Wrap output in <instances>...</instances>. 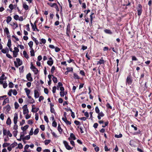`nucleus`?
I'll use <instances>...</instances> for the list:
<instances>
[{
	"label": "nucleus",
	"instance_id": "nucleus-1",
	"mask_svg": "<svg viewBox=\"0 0 152 152\" xmlns=\"http://www.w3.org/2000/svg\"><path fill=\"white\" fill-rule=\"evenodd\" d=\"M136 9L137 10V15L138 16H140L142 12V5L140 4H139L136 8Z\"/></svg>",
	"mask_w": 152,
	"mask_h": 152
},
{
	"label": "nucleus",
	"instance_id": "nucleus-2",
	"mask_svg": "<svg viewBox=\"0 0 152 152\" xmlns=\"http://www.w3.org/2000/svg\"><path fill=\"white\" fill-rule=\"evenodd\" d=\"M133 82V80L131 75H129L127 77L126 83V84L131 85Z\"/></svg>",
	"mask_w": 152,
	"mask_h": 152
},
{
	"label": "nucleus",
	"instance_id": "nucleus-3",
	"mask_svg": "<svg viewBox=\"0 0 152 152\" xmlns=\"http://www.w3.org/2000/svg\"><path fill=\"white\" fill-rule=\"evenodd\" d=\"M30 69L34 72L35 75H37L39 71L38 69L33 65L32 63H31Z\"/></svg>",
	"mask_w": 152,
	"mask_h": 152
},
{
	"label": "nucleus",
	"instance_id": "nucleus-4",
	"mask_svg": "<svg viewBox=\"0 0 152 152\" xmlns=\"http://www.w3.org/2000/svg\"><path fill=\"white\" fill-rule=\"evenodd\" d=\"M23 110V114L25 115L28 113V110L27 108V105L25 104L22 107Z\"/></svg>",
	"mask_w": 152,
	"mask_h": 152
},
{
	"label": "nucleus",
	"instance_id": "nucleus-5",
	"mask_svg": "<svg viewBox=\"0 0 152 152\" xmlns=\"http://www.w3.org/2000/svg\"><path fill=\"white\" fill-rule=\"evenodd\" d=\"M26 78L28 81L30 82L33 81V78L31 77V74L30 73H29L26 75Z\"/></svg>",
	"mask_w": 152,
	"mask_h": 152
},
{
	"label": "nucleus",
	"instance_id": "nucleus-6",
	"mask_svg": "<svg viewBox=\"0 0 152 152\" xmlns=\"http://www.w3.org/2000/svg\"><path fill=\"white\" fill-rule=\"evenodd\" d=\"M18 119V115L17 113L14 114V117L13 118V121L15 124H16L17 122Z\"/></svg>",
	"mask_w": 152,
	"mask_h": 152
},
{
	"label": "nucleus",
	"instance_id": "nucleus-7",
	"mask_svg": "<svg viewBox=\"0 0 152 152\" xmlns=\"http://www.w3.org/2000/svg\"><path fill=\"white\" fill-rule=\"evenodd\" d=\"M34 97L36 98H38L39 96V91L35 89L34 91Z\"/></svg>",
	"mask_w": 152,
	"mask_h": 152
},
{
	"label": "nucleus",
	"instance_id": "nucleus-8",
	"mask_svg": "<svg viewBox=\"0 0 152 152\" xmlns=\"http://www.w3.org/2000/svg\"><path fill=\"white\" fill-rule=\"evenodd\" d=\"M104 32L106 34H113V32L110 29H106L104 30Z\"/></svg>",
	"mask_w": 152,
	"mask_h": 152
},
{
	"label": "nucleus",
	"instance_id": "nucleus-9",
	"mask_svg": "<svg viewBox=\"0 0 152 152\" xmlns=\"http://www.w3.org/2000/svg\"><path fill=\"white\" fill-rule=\"evenodd\" d=\"M138 130L136 131V132L134 133V135H137V134H140V135H141L142 134V131L140 129H138Z\"/></svg>",
	"mask_w": 152,
	"mask_h": 152
},
{
	"label": "nucleus",
	"instance_id": "nucleus-10",
	"mask_svg": "<svg viewBox=\"0 0 152 152\" xmlns=\"http://www.w3.org/2000/svg\"><path fill=\"white\" fill-rule=\"evenodd\" d=\"M34 105H33L32 106V109L31 111L33 113H36L39 110V109L38 108H36L35 107H33Z\"/></svg>",
	"mask_w": 152,
	"mask_h": 152
},
{
	"label": "nucleus",
	"instance_id": "nucleus-11",
	"mask_svg": "<svg viewBox=\"0 0 152 152\" xmlns=\"http://www.w3.org/2000/svg\"><path fill=\"white\" fill-rule=\"evenodd\" d=\"M17 62V64H19V66H21L23 64V62L22 61H21L20 59L19 58H17L16 59Z\"/></svg>",
	"mask_w": 152,
	"mask_h": 152
},
{
	"label": "nucleus",
	"instance_id": "nucleus-12",
	"mask_svg": "<svg viewBox=\"0 0 152 152\" xmlns=\"http://www.w3.org/2000/svg\"><path fill=\"white\" fill-rule=\"evenodd\" d=\"M137 151L139 152H144V149L142 147H137Z\"/></svg>",
	"mask_w": 152,
	"mask_h": 152
},
{
	"label": "nucleus",
	"instance_id": "nucleus-13",
	"mask_svg": "<svg viewBox=\"0 0 152 152\" xmlns=\"http://www.w3.org/2000/svg\"><path fill=\"white\" fill-rule=\"evenodd\" d=\"M7 79V77H5V75L4 74H3L0 77V80H6Z\"/></svg>",
	"mask_w": 152,
	"mask_h": 152
},
{
	"label": "nucleus",
	"instance_id": "nucleus-14",
	"mask_svg": "<svg viewBox=\"0 0 152 152\" xmlns=\"http://www.w3.org/2000/svg\"><path fill=\"white\" fill-rule=\"evenodd\" d=\"M9 99L8 98H7L3 102L2 105H4L6 103H9Z\"/></svg>",
	"mask_w": 152,
	"mask_h": 152
},
{
	"label": "nucleus",
	"instance_id": "nucleus-15",
	"mask_svg": "<svg viewBox=\"0 0 152 152\" xmlns=\"http://www.w3.org/2000/svg\"><path fill=\"white\" fill-rule=\"evenodd\" d=\"M1 51L2 53H6L7 52H9V49L8 48L6 47L5 49H1Z\"/></svg>",
	"mask_w": 152,
	"mask_h": 152
},
{
	"label": "nucleus",
	"instance_id": "nucleus-16",
	"mask_svg": "<svg viewBox=\"0 0 152 152\" xmlns=\"http://www.w3.org/2000/svg\"><path fill=\"white\" fill-rule=\"evenodd\" d=\"M29 126L28 125H26L23 127H22L21 129L23 130V131H25L27 129L28 127Z\"/></svg>",
	"mask_w": 152,
	"mask_h": 152
},
{
	"label": "nucleus",
	"instance_id": "nucleus-17",
	"mask_svg": "<svg viewBox=\"0 0 152 152\" xmlns=\"http://www.w3.org/2000/svg\"><path fill=\"white\" fill-rule=\"evenodd\" d=\"M73 75V77L75 79H80V77L76 73H74Z\"/></svg>",
	"mask_w": 152,
	"mask_h": 152
},
{
	"label": "nucleus",
	"instance_id": "nucleus-18",
	"mask_svg": "<svg viewBox=\"0 0 152 152\" xmlns=\"http://www.w3.org/2000/svg\"><path fill=\"white\" fill-rule=\"evenodd\" d=\"M23 7L25 9V10H27L29 9L28 6L27 4L25 3H23Z\"/></svg>",
	"mask_w": 152,
	"mask_h": 152
},
{
	"label": "nucleus",
	"instance_id": "nucleus-19",
	"mask_svg": "<svg viewBox=\"0 0 152 152\" xmlns=\"http://www.w3.org/2000/svg\"><path fill=\"white\" fill-rule=\"evenodd\" d=\"M11 123V121L10 117H8L6 121V124L8 125H10Z\"/></svg>",
	"mask_w": 152,
	"mask_h": 152
},
{
	"label": "nucleus",
	"instance_id": "nucleus-20",
	"mask_svg": "<svg viewBox=\"0 0 152 152\" xmlns=\"http://www.w3.org/2000/svg\"><path fill=\"white\" fill-rule=\"evenodd\" d=\"M47 64L50 66H51L53 63V60H48L47 62Z\"/></svg>",
	"mask_w": 152,
	"mask_h": 152
},
{
	"label": "nucleus",
	"instance_id": "nucleus-21",
	"mask_svg": "<svg viewBox=\"0 0 152 152\" xmlns=\"http://www.w3.org/2000/svg\"><path fill=\"white\" fill-rule=\"evenodd\" d=\"M30 135L29 134V135H27L26 136H25V137L23 138H22V140H23V141L24 142V140H28L30 139Z\"/></svg>",
	"mask_w": 152,
	"mask_h": 152
},
{
	"label": "nucleus",
	"instance_id": "nucleus-22",
	"mask_svg": "<svg viewBox=\"0 0 152 152\" xmlns=\"http://www.w3.org/2000/svg\"><path fill=\"white\" fill-rule=\"evenodd\" d=\"M24 66H22L19 68V72L20 73H23L24 72Z\"/></svg>",
	"mask_w": 152,
	"mask_h": 152
},
{
	"label": "nucleus",
	"instance_id": "nucleus-23",
	"mask_svg": "<svg viewBox=\"0 0 152 152\" xmlns=\"http://www.w3.org/2000/svg\"><path fill=\"white\" fill-rule=\"evenodd\" d=\"M50 111L52 113H53L56 115V113L55 111V110L53 107H50Z\"/></svg>",
	"mask_w": 152,
	"mask_h": 152
},
{
	"label": "nucleus",
	"instance_id": "nucleus-24",
	"mask_svg": "<svg viewBox=\"0 0 152 152\" xmlns=\"http://www.w3.org/2000/svg\"><path fill=\"white\" fill-rule=\"evenodd\" d=\"M11 41L10 39H9L8 40V42L7 44V46L8 47L10 48L11 47Z\"/></svg>",
	"mask_w": 152,
	"mask_h": 152
},
{
	"label": "nucleus",
	"instance_id": "nucleus-25",
	"mask_svg": "<svg viewBox=\"0 0 152 152\" xmlns=\"http://www.w3.org/2000/svg\"><path fill=\"white\" fill-rule=\"evenodd\" d=\"M52 76L53 77V80L54 83H56L58 82L57 78L54 77L53 75H52Z\"/></svg>",
	"mask_w": 152,
	"mask_h": 152
},
{
	"label": "nucleus",
	"instance_id": "nucleus-26",
	"mask_svg": "<svg viewBox=\"0 0 152 152\" xmlns=\"http://www.w3.org/2000/svg\"><path fill=\"white\" fill-rule=\"evenodd\" d=\"M12 18L10 16H8L7 17L6 22L7 23H9L12 20Z\"/></svg>",
	"mask_w": 152,
	"mask_h": 152
},
{
	"label": "nucleus",
	"instance_id": "nucleus-27",
	"mask_svg": "<svg viewBox=\"0 0 152 152\" xmlns=\"http://www.w3.org/2000/svg\"><path fill=\"white\" fill-rule=\"evenodd\" d=\"M70 137L73 140H75L76 139V138L75 136L74 135V134L72 133H71L70 134Z\"/></svg>",
	"mask_w": 152,
	"mask_h": 152
},
{
	"label": "nucleus",
	"instance_id": "nucleus-28",
	"mask_svg": "<svg viewBox=\"0 0 152 152\" xmlns=\"http://www.w3.org/2000/svg\"><path fill=\"white\" fill-rule=\"evenodd\" d=\"M24 90L27 95H29L30 93V91L29 89H28L27 88H26L24 89Z\"/></svg>",
	"mask_w": 152,
	"mask_h": 152
},
{
	"label": "nucleus",
	"instance_id": "nucleus-29",
	"mask_svg": "<svg viewBox=\"0 0 152 152\" xmlns=\"http://www.w3.org/2000/svg\"><path fill=\"white\" fill-rule=\"evenodd\" d=\"M47 4L48 5H49L51 7H53L54 6L55 7L57 4L56 3H53V4L51 3H48Z\"/></svg>",
	"mask_w": 152,
	"mask_h": 152
},
{
	"label": "nucleus",
	"instance_id": "nucleus-30",
	"mask_svg": "<svg viewBox=\"0 0 152 152\" xmlns=\"http://www.w3.org/2000/svg\"><path fill=\"white\" fill-rule=\"evenodd\" d=\"M23 55L25 58H26L28 59L29 58L27 54L26 51H23Z\"/></svg>",
	"mask_w": 152,
	"mask_h": 152
},
{
	"label": "nucleus",
	"instance_id": "nucleus-31",
	"mask_svg": "<svg viewBox=\"0 0 152 152\" xmlns=\"http://www.w3.org/2000/svg\"><path fill=\"white\" fill-rule=\"evenodd\" d=\"M131 127L134 128V131H137L138 129L137 128V125L136 124H135V126L132 124L131 125Z\"/></svg>",
	"mask_w": 152,
	"mask_h": 152
},
{
	"label": "nucleus",
	"instance_id": "nucleus-32",
	"mask_svg": "<svg viewBox=\"0 0 152 152\" xmlns=\"http://www.w3.org/2000/svg\"><path fill=\"white\" fill-rule=\"evenodd\" d=\"M6 111L8 112L10 111L11 110V107L9 104H8L6 107H5Z\"/></svg>",
	"mask_w": 152,
	"mask_h": 152
},
{
	"label": "nucleus",
	"instance_id": "nucleus-33",
	"mask_svg": "<svg viewBox=\"0 0 152 152\" xmlns=\"http://www.w3.org/2000/svg\"><path fill=\"white\" fill-rule=\"evenodd\" d=\"M122 134L121 133H120L118 135L115 134L114 135V137L117 138H121L122 137Z\"/></svg>",
	"mask_w": 152,
	"mask_h": 152
},
{
	"label": "nucleus",
	"instance_id": "nucleus-34",
	"mask_svg": "<svg viewBox=\"0 0 152 152\" xmlns=\"http://www.w3.org/2000/svg\"><path fill=\"white\" fill-rule=\"evenodd\" d=\"M31 50L30 51L31 56H34L35 55L34 51L33 48L31 49Z\"/></svg>",
	"mask_w": 152,
	"mask_h": 152
},
{
	"label": "nucleus",
	"instance_id": "nucleus-35",
	"mask_svg": "<svg viewBox=\"0 0 152 152\" xmlns=\"http://www.w3.org/2000/svg\"><path fill=\"white\" fill-rule=\"evenodd\" d=\"M58 132L60 133L62 132L63 130L61 129L60 124H58Z\"/></svg>",
	"mask_w": 152,
	"mask_h": 152
},
{
	"label": "nucleus",
	"instance_id": "nucleus-36",
	"mask_svg": "<svg viewBox=\"0 0 152 152\" xmlns=\"http://www.w3.org/2000/svg\"><path fill=\"white\" fill-rule=\"evenodd\" d=\"M4 31L7 35L10 34V32L7 28H5V29H4Z\"/></svg>",
	"mask_w": 152,
	"mask_h": 152
},
{
	"label": "nucleus",
	"instance_id": "nucleus-37",
	"mask_svg": "<svg viewBox=\"0 0 152 152\" xmlns=\"http://www.w3.org/2000/svg\"><path fill=\"white\" fill-rule=\"evenodd\" d=\"M33 44V42L32 41H30L28 43V44L31 49L32 48V46Z\"/></svg>",
	"mask_w": 152,
	"mask_h": 152
},
{
	"label": "nucleus",
	"instance_id": "nucleus-38",
	"mask_svg": "<svg viewBox=\"0 0 152 152\" xmlns=\"http://www.w3.org/2000/svg\"><path fill=\"white\" fill-rule=\"evenodd\" d=\"M106 107H107V109H112V106L110 105V104L108 103H107V104H106Z\"/></svg>",
	"mask_w": 152,
	"mask_h": 152
},
{
	"label": "nucleus",
	"instance_id": "nucleus-39",
	"mask_svg": "<svg viewBox=\"0 0 152 152\" xmlns=\"http://www.w3.org/2000/svg\"><path fill=\"white\" fill-rule=\"evenodd\" d=\"M66 31H67V32L68 31H69V32H70V24L69 23H68V25H67V28H66Z\"/></svg>",
	"mask_w": 152,
	"mask_h": 152
},
{
	"label": "nucleus",
	"instance_id": "nucleus-40",
	"mask_svg": "<svg viewBox=\"0 0 152 152\" xmlns=\"http://www.w3.org/2000/svg\"><path fill=\"white\" fill-rule=\"evenodd\" d=\"M36 21H35V23H34V25H33V27H32V28L33 30V31H35V29H37V26L36 24Z\"/></svg>",
	"mask_w": 152,
	"mask_h": 152
},
{
	"label": "nucleus",
	"instance_id": "nucleus-41",
	"mask_svg": "<svg viewBox=\"0 0 152 152\" xmlns=\"http://www.w3.org/2000/svg\"><path fill=\"white\" fill-rule=\"evenodd\" d=\"M50 140H45L44 141L45 145H48L50 143Z\"/></svg>",
	"mask_w": 152,
	"mask_h": 152
},
{
	"label": "nucleus",
	"instance_id": "nucleus-42",
	"mask_svg": "<svg viewBox=\"0 0 152 152\" xmlns=\"http://www.w3.org/2000/svg\"><path fill=\"white\" fill-rule=\"evenodd\" d=\"M18 145L17 143L16 142H14V143L11 145L10 146L12 148H14L15 146H17Z\"/></svg>",
	"mask_w": 152,
	"mask_h": 152
},
{
	"label": "nucleus",
	"instance_id": "nucleus-43",
	"mask_svg": "<svg viewBox=\"0 0 152 152\" xmlns=\"http://www.w3.org/2000/svg\"><path fill=\"white\" fill-rule=\"evenodd\" d=\"M23 146L21 143H20L18 144V146L16 147V148H19L21 149L23 148Z\"/></svg>",
	"mask_w": 152,
	"mask_h": 152
},
{
	"label": "nucleus",
	"instance_id": "nucleus-44",
	"mask_svg": "<svg viewBox=\"0 0 152 152\" xmlns=\"http://www.w3.org/2000/svg\"><path fill=\"white\" fill-rule=\"evenodd\" d=\"M10 144V143H4L3 144L2 146L3 148H5L9 146Z\"/></svg>",
	"mask_w": 152,
	"mask_h": 152
},
{
	"label": "nucleus",
	"instance_id": "nucleus-45",
	"mask_svg": "<svg viewBox=\"0 0 152 152\" xmlns=\"http://www.w3.org/2000/svg\"><path fill=\"white\" fill-rule=\"evenodd\" d=\"M14 105H15V108L16 109H17L19 107V105L18 102H16L14 104Z\"/></svg>",
	"mask_w": 152,
	"mask_h": 152
},
{
	"label": "nucleus",
	"instance_id": "nucleus-46",
	"mask_svg": "<svg viewBox=\"0 0 152 152\" xmlns=\"http://www.w3.org/2000/svg\"><path fill=\"white\" fill-rule=\"evenodd\" d=\"M52 126L55 127H56L57 126V124L55 121H53L52 124Z\"/></svg>",
	"mask_w": 152,
	"mask_h": 152
},
{
	"label": "nucleus",
	"instance_id": "nucleus-47",
	"mask_svg": "<svg viewBox=\"0 0 152 152\" xmlns=\"http://www.w3.org/2000/svg\"><path fill=\"white\" fill-rule=\"evenodd\" d=\"M3 134L4 135H5L7 134V130L4 129V128H3Z\"/></svg>",
	"mask_w": 152,
	"mask_h": 152
},
{
	"label": "nucleus",
	"instance_id": "nucleus-48",
	"mask_svg": "<svg viewBox=\"0 0 152 152\" xmlns=\"http://www.w3.org/2000/svg\"><path fill=\"white\" fill-rule=\"evenodd\" d=\"M95 111L96 113L98 114L100 112L99 110L98 106L96 107L95 108Z\"/></svg>",
	"mask_w": 152,
	"mask_h": 152
},
{
	"label": "nucleus",
	"instance_id": "nucleus-49",
	"mask_svg": "<svg viewBox=\"0 0 152 152\" xmlns=\"http://www.w3.org/2000/svg\"><path fill=\"white\" fill-rule=\"evenodd\" d=\"M99 61L101 64H104V61L103 58V57H102L101 59L99 60Z\"/></svg>",
	"mask_w": 152,
	"mask_h": 152
},
{
	"label": "nucleus",
	"instance_id": "nucleus-50",
	"mask_svg": "<svg viewBox=\"0 0 152 152\" xmlns=\"http://www.w3.org/2000/svg\"><path fill=\"white\" fill-rule=\"evenodd\" d=\"M55 69V67L54 66H53L52 67L51 70V72L52 74H53L54 72V71Z\"/></svg>",
	"mask_w": 152,
	"mask_h": 152
},
{
	"label": "nucleus",
	"instance_id": "nucleus-51",
	"mask_svg": "<svg viewBox=\"0 0 152 152\" xmlns=\"http://www.w3.org/2000/svg\"><path fill=\"white\" fill-rule=\"evenodd\" d=\"M66 70L69 72H72L73 70L72 67H67L66 68Z\"/></svg>",
	"mask_w": 152,
	"mask_h": 152
},
{
	"label": "nucleus",
	"instance_id": "nucleus-52",
	"mask_svg": "<svg viewBox=\"0 0 152 152\" xmlns=\"http://www.w3.org/2000/svg\"><path fill=\"white\" fill-rule=\"evenodd\" d=\"M132 58V61H137L138 59L137 58L134 56H131Z\"/></svg>",
	"mask_w": 152,
	"mask_h": 152
},
{
	"label": "nucleus",
	"instance_id": "nucleus-53",
	"mask_svg": "<svg viewBox=\"0 0 152 152\" xmlns=\"http://www.w3.org/2000/svg\"><path fill=\"white\" fill-rule=\"evenodd\" d=\"M62 86L63 84L61 83L60 82H58V85L57 86V89H58L59 87Z\"/></svg>",
	"mask_w": 152,
	"mask_h": 152
},
{
	"label": "nucleus",
	"instance_id": "nucleus-54",
	"mask_svg": "<svg viewBox=\"0 0 152 152\" xmlns=\"http://www.w3.org/2000/svg\"><path fill=\"white\" fill-rule=\"evenodd\" d=\"M39 129L38 128L36 129L34 131V135L37 134L39 132Z\"/></svg>",
	"mask_w": 152,
	"mask_h": 152
},
{
	"label": "nucleus",
	"instance_id": "nucleus-55",
	"mask_svg": "<svg viewBox=\"0 0 152 152\" xmlns=\"http://www.w3.org/2000/svg\"><path fill=\"white\" fill-rule=\"evenodd\" d=\"M77 128L80 129V132L81 133H84V132L83 130V127L82 126H77Z\"/></svg>",
	"mask_w": 152,
	"mask_h": 152
},
{
	"label": "nucleus",
	"instance_id": "nucleus-56",
	"mask_svg": "<svg viewBox=\"0 0 152 152\" xmlns=\"http://www.w3.org/2000/svg\"><path fill=\"white\" fill-rule=\"evenodd\" d=\"M9 86L10 88H12L13 87L14 84L12 82H10L9 84Z\"/></svg>",
	"mask_w": 152,
	"mask_h": 152
},
{
	"label": "nucleus",
	"instance_id": "nucleus-57",
	"mask_svg": "<svg viewBox=\"0 0 152 152\" xmlns=\"http://www.w3.org/2000/svg\"><path fill=\"white\" fill-rule=\"evenodd\" d=\"M34 100L32 98H31L29 100V102L30 104H33L34 103Z\"/></svg>",
	"mask_w": 152,
	"mask_h": 152
},
{
	"label": "nucleus",
	"instance_id": "nucleus-58",
	"mask_svg": "<svg viewBox=\"0 0 152 152\" xmlns=\"http://www.w3.org/2000/svg\"><path fill=\"white\" fill-rule=\"evenodd\" d=\"M40 127L42 130L43 131L45 130V127L44 125H41L40 126Z\"/></svg>",
	"mask_w": 152,
	"mask_h": 152
},
{
	"label": "nucleus",
	"instance_id": "nucleus-59",
	"mask_svg": "<svg viewBox=\"0 0 152 152\" xmlns=\"http://www.w3.org/2000/svg\"><path fill=\"white\" fill-rule=\"evenodd\" d=\"M80 74L83 76L85 75V73L83 70H80Z\"/></svg>",
	"mask_w": 152,
	"mask_h": 152
},
{
	"label": "nucleus",
	"instance_id": "nucleus-60",
	"mask_svg": "<svg viewBox=\"0 0 152 152\" xmlns=\"http://www.w3.org/2000/svg\"><path fill=\"white\" fill-rule=\"evenodd\" d=\"M41 42H40V44H42V43L45 44L46 42V40L45 39L42 38L41 39Z\"/></svg>",
	"mask_w": 152,
	"mask_h": 152
},
{
	"label": "nucleus",
	"instance_id": "nucleus-61",
	"mask_svg": "<svg viewBox=\"0 0 152 152\" xmlns=\"http://www.w3.org/2000/svg\"><path fill=\"white\" fill-rule=\"evenodd\" d=\"M18 131L17 130L14 131L13 132V134L14 137H16Z\"/></svg>",
	"mask_w": 152,
	"mask_h": 152
},
{
	"label": "nucleus",
	"instance_id": "nucleus-62",
	"mask_svg": "<svg viewBox=\"0 0 152 152\" xmlns=\"http://www.w3.org/2000/svg\"><path fill=\"white\" fill-rule=\"evenodd\" d=\"M98 115L100 116H101V117H103L104 115V114L102 111L100 112H99V113H98Z\"/></svg>",
	"mask_w": 152,
	"mask_h": 152
},
{
	"label": "nucleus",
	"instance_id": "nucleus-63",
	"mask_svg": "<svg viewBox=\"0 0 152 152\" xmlns=\"http://www.w3.org/2000/svg\"><path fill=\"white\" fill-rule=\"evenodd\" d=\"M75 124L77 125H80L81 124L80 123L77 121L75 120L74 121Z\"/></svg>",
	"mask_w": 152,
	"mask_h": 152
},
{
	"label": "nucleus",
	"instance_id": "nucleus-64",
	"mask_svg": "<svg viewBox=\"0 0 152 152\" xmlns=\"http://www.w3.org/2000/svg\"><path fill=\"white\" fill-rule=\"evenodd\" d=\"M19 18V16L18 15H16L14 16V18L16 20H18L19 19L18 18Z\"/></svg>",
	"mask_w": 152,
	"mask_h": 152
}]
</instances>
